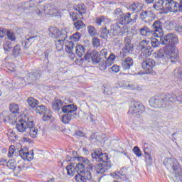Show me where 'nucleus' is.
Instances as JSON below:
<instances>
[{"instance_id":"30","label":"nucleus","mask_w":182,"mask_h":182,"mask_svg":"<svg viewBox=\"0 0 182 182\" xmlns=\"http://www.w3.org/2000/svg\"><path fill=\"white\" fill-rule=\"evenodd\" d=\"M141 9H143V4L139 2H134L133 4H130L128 8V11L132 13L140 12Z\"/></svg>"},{"instance_id":"28","label":"nucleus","mask_w":182,"mask_h":182,"mask_svg":"<svg viewBox=\"0 0 182 182\" xmlns=\"http://www.w3.org/2000/svg\"><path fill=\"white\" fill-rule=\"evenodd\" d=\"M0 119H1V122H4V123L15 120V119H14V114H11L9 112L6 111H4L0 114Z\"/></svg>"},{"instance_id":"14","label":"nucleus","mask_w":182,"mask_h":182,"mask_svg":"<svg viewBox=\"0 0 182 182\" xmlns=\"http://www.w3.org/2000/svg\"><path fill=\"white\" fill-rule=\"evenodd\" d=\"M91 157L93 159V160H95V161H102L103 163H107V160H109V156H107V154L102 153V149H99L95 151L91 154Z\"/></svg>"},{"instance_id":"62","label":"nucleus","mask_w":182,"mask_h":182,"mask_svg":"<svg viewBox=\"0 0 182 182\" xmlns=\"http://www.w3.org/2000/svg\"><path fill=\"white\" fill-rule=\"evenodd\" d=\"M110 69L114 73H117L120 72V68L118 65H113Z\"/></svg>"},{"instance_id":"35","label":"nucleus","mask_w":182,"mask_h":182,"mask_svg":"<svg viewBox=\"0 0 182 182\" xmlns=\"http://www.w3.org/2000/svg\"><path fill=\"white\" fill-rule=\"evenodd\" d=\"M36 4H41V1H34L30 0L29 1L24 3L21 8V9H28V8H33V6H35Z\"/></svg>"},{"instance_id":"6","label":"nucleus","mask_w":182,"mask_h":182,"mask_svg":"<svg viewBox=\"0 0 182 182\" xmlns=\"http://www.w3.org/2000/svg\"><path fill=\"white\" fill-rule=\"evenodd\" d=\"M80 39V33H75L70 37V40L65 42V52L68 53L69 58L71 60H73L75 58V53H73V48H75V43Z\"/></svg>"},{"instance_id":"56","label":"nucleus","mask_w":182,"mask_h":182,"mask_svg":"<svg viewBox=\"0 0 182 182\" xmlns=\"http://www.w3.org/2000/svg\"><path fill=\"white\" fill-rule=\"evenodd\" d=\"M164 54L166 55V53L164 52V50L161 49L156 53H155V58L159 59L160 58H163L164 56Z\"/></svg>"},{"instance_id":"36","label":"nucleus","mask_w":182,"mask_h":182,"mask_svg":"<svg viewBox=\"0 0 182 182\" xmlns=\"http://www.w3.org/2000/svg\"><path fill=\"white\" fill-rule=\"evenodd\" d=\"M139 31L141 36H150V35H153V32L147 26L141 28Z\"/></svg>"},{"instance_id":"58","label":"nucleus","mask_w":182,"mask_h":182,"mask_svg":"<svg viewBox=\"0 0 182 182\" xmlns=\"http://www.w3.org/2000/svg\"><path fill=\"white\" fill-rule=\"evenodd\" d=\"M92 42L94 48H99L100 46V41L98 38H93Z\"/></svg>"},{"instance_id":"34","label":"nucleus","mask_w":182,"mask_h":182,"mask_svg":"<svg viewBox=\"0 0 182 182\" xmlns=\"http://www.w3.org/2000/svg\"><path fill=\"white\" fill-rule=\"evenodd\" d=\"M80 173L82 174L83 177L85 178L87 181H90V180H92V178H93L91 170L85 169V166L82 168V171Z\"/></svg>"},{"instance_id":"26","label":"nucleus","mask_w":182,"mask_h":182,"mask_svg":"<svg viewBox=\"0 0 182 182\" xmlns=\"http://www.w3.org/2000/svg\"><path fill=\"white\" fill-rule=\"evenodd\" d=\"M64 113L65 114H63L60 119L62 123H64V124H68V123L72 120V117H75V116H76V112Z\"/></svg>"},{"instance_id":"40","label":"nucleus","mask_w":182,"mask_h":182,"mask_svg":"<svg viewBox=\"0 0 182 182\" xmlns=\"http://www.w3.org/2000/svg\"><path fill=\"white\" fill-rule=\"evenodd\" d=\"M39 77H41V74H39V73H33V74L30 73L28 75V80L31 83L35 82V80H38V79H39Z\"/></svg>"},{"instance_id":"7","label":"nucleus","mask_w":182,"mask_h":182,"mask_svg":"<svg viewBox=\"0 0 182 182\" xmlns=\"http://www.w3.org/2000/svg\"><path fill=\"white\" fill-rule=\"evenodd\" d=\"M165 9L168 12H182V0H165Z\"/></svg>"},{"instance_id":"27","label":"nucleus","mask_w":182,"mask_h":182,"mask_svg":"<svg viewBox=\"0 0 182 182\" xmlns=\"http://www.w3.org/2000/svg\"><path fill=\"white\" fill-rule=\"evenodd\" d=\"M28 126L29 127H28V129H27L26 133H28L33 139H35V137L38 136V133L39 131L38 130V128L35 127L33 124V121H31Z\"/></svg>"},{"instance_id":"60","label":"nucleus","mask_w":182,"mask_h":182,"mask_svg":"<svg viewBox=\"0 0 182 182\" xmlns=\"http://www.w3.org/2000/svg\"><path fill=\"white\" fill-rule=\"evenodd\" d=\"M70 16L74 22H75V21H77V13L71 11V12H70Z\"/></svg>"},{"instance_id":"25","label":"nucleus","mask_w":182,"mask_h":182,"mask_svg":"<svg viewBox=\"0 0 182 182\" xmlns=\"http://www.w3.org/2000/svg\"><path fill=\"white\" fill-rule=\"evenodd\" d=\"M140 18L142 21H144V19L153 21L156 18V15L151 11H145L141 13Z\"/></svg>"},{"instance_id":"53","label":"nucleus","mask_w":182,"mask_h":182,"mask_svg":"<svg viewBox=\"0 0 182 182\" xmlns=\"http://www.w3.org/2000/svg\"><path fill=\"white\" fill-rule=\"evenodd\" d=\"M173 75L175 77H182V68H176L173 72Z\"/></svg>"},{"instance_id":"41","label":"nucleus","mask_w":182,"mask_h":182,"mask_svg":"<svg viewBox=\"0 0 182 182\" xmlns=\"http://www.w3.org/2000/svg\"><path fill=\"white\" fill-rule=\"evenodd\" d=\"M75 11H77L80 15H83L86 14V9H85V5L78 4L75 7H74Z\"/></svg>"},{"instance_id":"57","label":"nucleus","mask_w":182,"mask_h":182,"mask_svg":"<svg viewBox=\"0 0 182 182\" xmlns=\"http://www.w3.org/2000/svg\"><path fill=\"white\" fill-rule=\"evenodd\" d=\"M14 154H15V146H11L9 149L8 157H14Z\"/></svg>"},{"instance_id":"24","label":"nucleus","mask_w":182,"mask_h":182,"mask_svg":"<svg viewBox=\"0 0 182 182\" xmlns=\"http://www.w3.org/2000/svg\"><path fill=\"white\" fill-rule=\"evenodd\" d=\"M134 61L133 58L127 57L122 59V66L124 70H129L131 66H133Z\"/></svg>"},{"instance_id":"22","label":"nucleus","mask_w":182,"mask_h":182,"mask_svg":"<svg viewBox=\"0 0 182 182\" xmlns=\"http://www.w3.org/2000/svg\"><path fill=\"white\" fill-rule=\"evenodd\" d=\"M33 151H31L30 152L28 151V149H22L19 151V156L23 159V160H28L31 161L33 160Z\"/></svg>"},{"instance_id":"43","label":"nucleus","mask_w":182,"mask_h":182,"mask_svg":"<svg viewBox=\"0 0 182 182\" xmlns=\"http://www.w3.org/2000/svg\"><path fill=\"white\" fill-rule=\"evenodd\" d=\"M10 112L14 113V114L16 113H19V106L16 104H11L10 107Z\"/></svg>"},{"instance_id":"3","label":"nucleus","mask_w":182,"mask_h":182,"mask_svg":"<svg viewBox=\"0 0 182 182\" xmlns=\"http://www.w3.org/2000/svg\"><path fill=\"white\" fill-rule=\"evenodd\" d=\"M76 161L78 163L75 165V164L72 163L68 165L65 168V171L67 172L68 176L70 177H73L76 173H82L83 171V167H86V166L89 165V159L87 158H83L82 156H79L78 158H75Z\"/></svg>"},{"instance_id":"37","label":"nucleus","mask_w":182,"mask_h":182,"mask_svg":"<svg viewBox=\"0 0 182 182\" xmlns=\"http://www.w3.org/2000/svg\"><path fill=\"white\" fill-rule=\"evenodd\" d=\"M27 103L30 106V107H31L32 109H35V107L36 108L38 105H39V101L33 97H29L27 100Z\"/></svg>"},{"instance_id":"12","label":"nucleus","mask_w":182,"mask_h":182,"mask_svg":"<svg viewBox=\"0 0 182 182\" xmlns=\"http://www.w3.org/2000/svg\"><path fill=\"white\" fill-rule=\"evenodd\" d=\"M31 121L29 119L26 120L19 119L16 123V129L19 133H26L29 125L31 124Z\"/></svg>"},{"instance_id":"19","label":"nucleus","mask_w":182,"mask_h":182,"mask_svg":"<svg viewBox=\"0 0 182 182\" xmlns=\"http://www.w3.org/2000/svg\"><path fill=\"white\" fill-rule=\"evenodd\" d=\"M93 167H95L96 173H97V174H105V173L107 172L108 170H110V168H112V162L98 164L97 165H95Z\"/></svg>"},{"instance_id":"39","label":"nucleus","mask_w":182,"mask_h":182,"mask_svg":"<svg viewBox=\"0 0 182 182\" xmlns=\"http://www.w3.org/2000/svg\"><path fill=\"white\" fill-rule=\"evenodd\" d=\"M12 42L9 41L8 39L4 41L3 48L5 52H11V50H12Z\"/></svg>"},{"instance_id":"18","label":"nucleus","mask_w":182,"mask_h":182,"mask_svg":"<svg viewBox=\"0 0 182 182\" xmlns=\"http://www.w3.org/2000/svg\"><path fill=\"white\" fill-rule=\"evenodd\" d=\"M85 60H88V62H92L94 65H96L102 60L100 55H99V53L94 50L91 53H87L84 56Z\"/></svg>"},{"instance_id":"48","label":"nucleus","mask_w":182,"mask_h":182,"mask_svg":"<svg viewBox=\"0 0 182 182\" xmlns=\"http://www.w3.org/2000/svg\"><path fill=\"white\" fill-rule=\"evenodd\" d=\"M74 26H75V28H76V29L77 31H79L80 29H83V28H85V26H86V25H85L83 23V21H78L74 23Z\"/></svg>"},{"instance_id":"20","label":"nucleus","mask_w":182,"mask_h":182,"mask_svg":"<svg viewBox=\"0 0 182 182\" xmlns=\"http://www.w3.org/2000/svg\"><path fill=\"white\" fill-rule=\"evenodd\" d=\"M137 18L136 16L133 17L132 16V14L127 13L122 15L121 18H119V22L121 26H123V25H127L129 23H134L136 22V20Z\"/></svg>"},{"instance_id":"16","label":"nucleus","mask_w":182,"mask_h":182,"mask_svg":"<svg viewBox=\"0 0 182 182\" xmlns=\"http://www.w3.org/2000/svg\"><path fill=\"white\" fill-rule=\"evenodd\" d=\"M36 112L39 114H43V120L46 122L50 120V117H52V112L50 110H48L46 107L43 105H39L36 107Z\"/></svg>"},{"instance_id":"13","label":"nucleus","mask_w":182,"mask_h":182,"mask_svg":"<svg viewBox=\"0 0 182 182\" xmlns=\"http://www.w3.org/2000/svg\"><path fill=\"white\" fill-rule=\"evenodd\" d=\"M164 164L168 170H173L177 171L180 168V164L177 161V159L174 158H166L164 161Z\"/></svg>"},{"instance_id":"44","label":"nucleus","mask_w":182,"mask_h":182,"mask_svg":"<svg viewBox=\"0 0 182 182\" xmlns=\"http://www.w3.org/2000/svg\"><path fill=\"white\" fill-rule=\"evenodd\" d=\"M144 154H145V161L148 166H151L153 164V159H151V156L149 154V153L146 152L144 151Z\"/></svg>"},{"instance_id":"46","label":"nucleus","mask_w":182,"mask_h":182,"mask_svg":"<svg viewBox=\"0 0 182 182\" xmlns=\"http://www.w3.org/2000/svg\"><path fill=\"white\" fill-rule=\"evenodd\" d=\"M171 96H175L176 99L174 100V102H176V100H178V102H180V103H182V92L181 91H178L177 93H172L171 94Z\"/></svg>"},{"instance_id":"55","label":"nucleus","mask_w":182,"mask_h":182,"mask_svg":"<svg viewBox=\"0 0 182 182\" xmlns=\"http://www.w3.org/2000/svg\"><path fill=\"white\" fill-rule=\"evenodd\" d=\"M133 152L136 156V157H141V151L140 150V148L138 146H134L133 149Z\"/></svg>"},{"instance_id":"59","label":"nucleus","mask_w":182,"mask_h":182,"mask_svg":"<svg viewBox=\"0 0 182 182\" xmlns=\"http://www.w3.org/2000/svg\"><path fill=\"white\" fill-rule=\"evenodd\" d=\"M114 15L115 16H122L123 15V11H122V9L118 8L114 11Z\"/></svg>"},{"instance_id":"8","label":"nucleus","mask_w":182,"mask_h":182,"mask_svg":"<svg viewBox=\"0 0 182 182\" xmlns=\"http://www.w3.org/2000/svg\"><path fill=\"white\" fill-rule=\"evenodd\" d=\"M139 55L143 59L151 56V52H153L151 47H150V41L149 40H144L141 41L139 43Z\"/></svg>"},{"instance_id":"33","label":"nucleus","mask_w":182,"mask_h":182,"mask_svg":"<svg viewBox=\"0 0 182 182\" xmlns=\"http://www.w3.org/2000/svg\"><path fill=\"white\" fill-rule=\"evenodd\" d=\"M66 38H57V41H55V46L56 49L58 50H62L63 49V46H66Z\"/></svg>"},{"instance_id":"32","label":"nucleus","mask_w":182,"mask_h":182,"mask_svg":"<svg viewBox=\"0 0 182 182\" xmlns=\"http://www.w3.org/2000/svg\"><path fill=\"white\" fill-rule=\"evenodd\" d=\"M166 8V0H155L154 9L156 11H163Z\"/></svg>"},{"instance_id":"49","label":"nucleus","mask_w":182,"mask_h":182,"mask_svg":"<svg viewBox=\"0 0 182 182\" xmlns=\"http://www.w3.org/2000/svg\"><path fill=\"white\" fill-rule=\"evenodd\" d=\"M75 181L77 182H86V179L85 176H83L82 173H79L75 176Z\"/></svg>"},{"instance_id":"47","label":"nucleus","mask_w":182,"mask_h":182,"mask_svg":"<svg viewBox=\"0 0 182 182\" xmlns=\"http://www.w3.org/2000/svg\"><path fill=\"white\" fill-rule=\"evenodd\" d=\"M109 33V31L106 27H102L100 31V37L102 39H106L107 38V34Z\"/></svg>"},{"instance_id":"9","label":"nucleus","mask_w":182,"mask_h":182,"mask_svg":"<svg viewBox=\"0 0 182 182\" xmlns=\"http://www.w3.org/2000/svg\"><path fill=\"white\" fill-rule=\"evenodd\" d=\"M144 112V105L140 102H134L129 107V113L134 117L140 116Z\"/></svg>"},{"instance_id":"5","label":"nucleus","mask_w":182,"mask_h":182,"mask_svg":"<svg viewBox=\"0 0 182 182\" xmlns=\"http://www.w3.org/2000/svg\"><path fill=\"white\" fill-rule=\"evenodd\" d=\"M53 109L55 112L62 110L63 113H73L77 110V107L73 104L65 105L61 100H56L53 103Z\"/></svg>"},{"instance_id":"38","label":"nucleus","mask_w":182,"mask_h":182,"mask_svg":"<svg viewBox=\"0 0 182 182\" xmlns=\"http://www.w3.org/2000/svg\"><path fill=\"white\" fill-rule=\"evenodd\" d=\"M75 53L79 58H82L85 55V47L82 45H77L75 47Z\"/></svg>"},{"instance_id":"31","label":"nucleus","mask_w":182,"mask_h":182,"mask_svg":"<svg viewBox=\"0 0 182 182\" xmlns=\"http://www.w3.org/2000/svg\"><path fill=\"white\" fill-rule=\"evenodd\" d=\"M111 20L109 18L105 17V16H98L95 18V23L100 26L102 25H107V23H110Z\"/></svg>"},{"instance_id":"51","label":"nucleus","mask_w":182,"mask_h":182,"mask_svg":"<svg viewBox=\"0 0 182 182\" xmlns=\"http://www.w3.org/2000/svg\"><path fill=\"white\" fill-rule=\"evenodd\" d=\"M100 58H101V60H103V59H106L107 58L108 52L107 49L104 48L100 52Z\"/></svg>"},{"instance_id":"21","label":"nucleus","mask_w":182,"mask_h":182,"mask_svg":"<svg viewBox=\"0 0 182 182\" xmlns=\"http://www.w3.org/2000/svg\"><path fill=\"white\" fill-rule=\"evenodd\" d=\"M123 28H124V26H121L120 24L112 25L110 29L108 31V33L110 36H117L122 32L123 35V33H124Z\"/></svg>"},{"instance_id":"45","label":"nucleus","mask_w":182,"mask_h":182,"mask_svg":"<svg viewBox=\"0 0 182 182\" xmlns=\"http://www.w3.org/2000/svg\"><path fill=\"white\" fill-rule=\"evenodd\" d=\"M7 38L9 41H16V36H15V33L12 31H7L6 32Z\"/></svg>"},{"instance_id":"15","label":"nucleus","mask_w":182,"mask_h":182,"mask_svg":"<svg viewBox=\"0 0 182 182\" xmlns=\"http://www.w3.org/2000/svg\"><path fill=\"white\" fill-rule=\"evenodd\" d=\"M152 28V35L155 38H161L163 36V23L160 21H156L151 26Z\"/></svg>"},{"instance_id":"1","label":"nucleus","mask_w":182,"mask_h":182,"mask_svg":"<svg viewBox=\"0 0 182 182\" xmlns=\"http://www.w3.org/2000/svg\"><path fill=\"white\" fill-rule=\"evenodd\" d=\"M178 43V37L174 33H168L161 37V45H166L164 47L165 54L173 60L178 59V50L176 45Z\"/></svg>"},{"instance_id":"61","label":"nucleus","mask_w":182,"mask_h":182,"mask_svg":"<svg viewBox=\"0 0 182 182\" xmlns=\"http://www.w3.org/2000/svg\"><path fill=\"white\" fill-rule=\"evenodd\" d=\"M175 182H181L182 180V174L176 173L175 177L173 178Z\"/></svg>"},{"instance_id":"2","label":"nucleus","mask_w":182,"mask_h":182,"mask_svg":"<svg viewBox=\"0 0 182 182\" xmlns=\"http://www.w3.org/2000/svg\"><path fill=\"white\" fill-rule=\"evenodd\" d=\"M59 11H60L59 7L55 4H46V6L38 5L35 7L31 16L33 18H43L46 15H56V14H59Z\"/></svg>"},{"instance_id":"42","label":"nucleus","mask_w":182,"mask_h":182,"mask_svg":"<svg viewBox=\"0 0 182 182\" xmlns=\"http://www.w3.org/2000/svg\"><path fill=\"white\" fill-rule=\"evenodd\" d=\"M35 38H38V36H31L29 38H26V40L21 41V45L24 49H28V48H29V41H32V39H35Z\"/></svg>"},{"instance_id":"64","label":"nucleus","mask_w":182,"mask_h":182,"mask_svg":"<svg viewBox=\"0 0 182 182\" xmlns=\"http://www.w3.org/2000/svg\"><path fill=\"white\" fill-rule=\"evenodd\" d=\"M113 93V92L112 91V88H106L105 87L104 89V94L107 95V96H110V95H112Z\"/></svg>"},{"instance_id":"50","label":"nucleus","mask_w":182,"mask_h":182,"mask_svg":"<svg viewBox=\"0 0 182 182\" xmlns=\"http://www.w3.org/2000/svg\"><path fill=\"white\" fill-rule=\"evenodd\" d=\"M14 56H19L21 55V46L16 45L13 49Z\"/></svg>"},{"instance_id":"23","label":"nucleus","mask_w":182,"mask_h":182,"mask_svg":"<svg viewBox=\"0 0 182 182\" xmlns=\"http://www.w3.org/2000/svg\"><path fill=\"white\" fill-rule=\"evenodd\" d=\"M124 53H130L133 52V44H132V40L129 37L124 38V46L122 48Z\"/></svg>"},{"instance_id":"11","label":"nucleus","mask_w":182,"mask_h":182,"mask_svg":"<svg viewBox=\"0 0 182 182\" xmlns=\"http://www.w3.org/2000/svg\"><path fill=\"white\" fill-rule=\"evenodd\" d=\"M49 35L54 39H68V32L65 30H59L56 27H50L49 28Z\"/></svg>"},{"instance_id":"52","label":"nucleus","mask_w":182,"mask_h":182,"mask_svg":"<svg viewBox=\"0 0 182 182\" xmlns=\"http://www.w3.org/2000/svg\"><path fill=\"white\" fill-rule=\"evenodd\" d=\"M150 43L153 48H159L160 43H161V41H159L157 38H152L150 41Z\"/></svg>"},{"instance_id":"54","label":"nucleus","mask_w":182,"mask_h":182,"mask_svg":"<svg viewBox=\"0 0 182 182\" xmlns=\"http://www.w3.org/2000/svg\"><path fill=\"white\" fill-rule=\"evenodd\" d=\"M7 167L11 170H15L16 168V163L14 161L10 160L7 162Z\"/></svg>"},{"instance_id":"29","label":"nucleus","mask_w":182,"mask_h":182,"mask_svg":"<svg viewBox=\"0 0 182 182\" xmlns=\"http://www.w3.org/2000/svg\"><path fill=\"white\" fill-rule=\"evenodd\" d=\"M116 87H124L126 90H134V89H136V85L129 82L123 81L122 82H118Z\"/></svg>"},{"instance_id":"10","label":"nucleus","mask_w":182,"mask_h":182,"mask_svg":"<svg viewBox=\"0 0 182 182\" xmlns=\"http://www.w3.org/2000/svg\"><path fill=\"white\" fill-rule=\"evenodd\" d=\"M156 66V61L151 58H148L142 62V68L145 70L146 75H156L154 72V67Z\"/></svg>"},{"instance_id":"4","label":"nucleus","mask_w":182,"mask_h":182,"mask_svg":"<svg viewBox=\"0 0 182 182\" xmlns=\"http://www.w3.org/2000/svg\"><path fill=\"white\" fill-rule=\"evenodd\" d=\"M175 100L176 96L171 95V94H163L151 97L149 100V105L155 109H161L166 107L168 102H174Z\"/></svg>"},{"instance_id":"63","label":"nucleus","mask_w":182,"mask_h":182,"mask_svg":"<svg viewBox=\"0 0 182 182\" xmlns=\"http://www.w3.org/2000/svg\"><path fill=\"white\" fill-rule=\"evenodd\" d=\"M88 32L91 36H95V33H96V32L95 31V27L90 26L88 27Z\"/></svg>"},{"instance_id":"17","label":"nucleus","mask_w":182,"mask_h":182,"mask_svg":"<svg viewBox=\"0 0 182 182\" xmlns=\"http://www.w3.org/2000/svg\"><path fill=\"white\" fill-rule=\"evenodd\" d=\"M114 59H116L114 54H110L106 60H105V59L100 60L99 62L100 70H106L107 67L112 66V63L114 62Z\"/></svg>"}]
</instances>
